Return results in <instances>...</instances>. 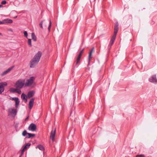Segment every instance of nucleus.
I'll return each mask as SVG.
<instances>
[{
  "instance_id": "nucleus-6",
  "label": "nucleus",
  "mask_w": 157,
  "mask_h": 157,
  "mask_svg": "<svg viewBox=\"0 0 157 157\" xmlns=\"http://www.w3.org/2000/svg\"><path fill=\"white\" fill-rule=\"evenodd\" d=\"M36 129V125L33 123H32L29 125L28 129L30 131L33 132L35 131Z\"/></svg>"
},
{
  "instance_id": "nucleus-26",
  "label": "nucleus",
  "mask_w": 157,
  "mask_h": 157,
  "mask_svg": "<svg viewBox=\"0 0 157 157\" xmlns=\"http://www.w3.org/2000/svg\"><path fill=\"white\" fill-rule=\"evenodd\" d=\"M16 89L14 88H10V90L11 92L14 93L16 92Z\"/></svg>"
},
{
  "instance_id": "nucleus-31",
  "label": "nucleus",
  "mask_w": 157,
  "mask_h": 157,
  "mask_svg": "<svg viewBox=\"0 0 157 157\" xmlns=\"http://www.w3.org/2000/svg\"><path fill=\"white\" fill-rule=\"evenodd\" d=\"M24 35L26 37H27L28 36V33L26 31H25L24 33Z\"/></svg>"
},
{
  "instance_id": "nucleus-15",
  "label": "nucleus",
  "mask_w": 157,
  "mask_h": 157,
  "mask_svg": "<svg viewBox=\"0 0 157 157\" xmlns=\"http://www.w3.org/2000/svg\"><path fill=\"white\" fill-rule=\"evenodd\" d=\"M34 99L33 98L31 99L29 101V108L30 109H31L32 108L34 103Z\"/></svg>"
},
{
  "instance_id": "nucleus-17",
  "label": "nucleus",
  "mask_w": 157,
  "mask_h": 157,
  "mask_svg": "<svg viewBox=\"0 0 157 157\" xmlns=\"http://www.w3.org/2000/svg\"><path fill=\"white\" fill-rule=\"evenodd\" d=\"M43 22H44V25L46 27L48 23V21H41L39 24L41 28H43L42 25L43 23Z\"/></svg>"
},
{
  "instance_id": "nucleus-7",
  "label": "nucleus",
  "mask_w": 157,
  "mask_h": 157,
  "mask_svg": "<svg viewBox=\"0 0 157 157\" xmlns=\"http://www.w3.org/2000/svg\"><path fill=\"white\" fill-rule=\"evenodd\" d=\"M56 132V129L55 128L52 129L50 135V138L53 141H54L55 140V136Z\"/></svg>"
},
{
  "instance_id": "nucleus-24",
  "label": "nucleus",
  "mask_w": 157,
  "mask_h": 157,
  "mask_svg": "<svg viewBox=\"0 0 157 157\" xmlns=\"http://www.w3.org/2000/svg\"><path fill=\"white\" fill-rule=\"evenodd\" d=\"M28 137L29 138H30L31 137H34L35 135V134H31V133H28Z\"/></svg>"
},
{
  "instance_id": "nucleus-36",
  "label": "nucleus",
  "mask_w": 157,
  "mask_h": 157,
  "mask_svg": "<svg viewBox=\"0 0 157 157\" xmlns=\"http://www.w3.org/2000/svg\"><path fill=\"white\" fill-rule=\"evenodd\" d=\"M2 7V5H0V7Z\"/></svg>"
},
{
  "instance_id": "nucleus-16",
  "label": "nucleus",
  "mask_w": 157,
  "mask_h": 157,
  "mask_svg": "<svg viewBox=\"0 0 157 157\" xmlns=\"http://www.w3.org/2000/svg\"><path fill=\"white\" fill-rule=\"evenodd\" d=\"M9 112L12 114L15 115L17 113V110L15 109L10 108L9 109Z\"/></svg>"
},
{
  "instance_id": "nucleus-4",
  "label": "nucleus",
  "mask_w": 157,
  "mask_h": 157,
  "mask_svg": "<svg viewBox=\"0 0 157 157\" xmlns=\"http://www.w3.org/2000/svg\"><path fill=\"white\" fill-rule=\"evenodd\" d=\"M35 78L34 77L32 76L26 80L25 82V85L26 86H29L35 84L34 81Z\"/></svg>"
},
{
  "instance_id": "nucleus-29",
  "label": "nucleus",
  "mask_w": 157,
  "mask_h": 157,
  "mask_svg": "<svg viewBox=\"0 0 157 157\" xmlns=\"http://www.w3.org/2000/svg\"><path fill=\"white\" fill-rule=\"evenodd\" d=\"M51 24H52V22H51V20H50L49 21V25L48 26V30H49V31L50 30V29H51Z\"/></svg>"
},
{
  "instance_id": "nucleus-25",
  "label": "nucleus",
  "mask_w": 157,
  "mask_h": 157,
  "mask_svg": "<svg viewBox=\"0 0 157 157\" xmlns=\"http://www.w3.org/2000/svg\"><path fill=\"white\" fill-rule=\"evenodd\" d=\"M19 89H20L17 88H16L15 92L18 93L19 94H20L21 93V90Z\"/></svg>"
},
{
  "instance_id": "nucleus-19",
  "label": "nucleus",
  "mask_w": 157,
  "mask_h": 157,
  "mask_svg": "<svg viewBox=\"0 0 157 157\" xmlns=\"http://www.w3.org/2000/svg\"><path fill=\"white\" fill-rule=\"evenodd\" d=\"M34 94V92L33 91H31L29 92L27 95V97L29 98H30L32 97Z\"/></svg>"
},
{
  "instance_id": "nucleus-8",
  "label": "nucleus",
  "mask_w": 157,
  "mask_h": 157,
  "mask_svg": "<svg viewBox=\"0 0 157 157\" xmlns=\"http://www.w3.org/2000/svg\"><path fill=\"white\" fill-rule=\"evenodd\" d=\"M84 51V49L82 50L80 52L79 54L78 55L76 61V64L77 65Z\"/></svg>"
},
{
  "instance_id": "nucleus-20",
  "label": "nucleus",
  "mask_w": 157,
  "mask_h": 157,
  "mask_svg": "<svg viewBox=\"0 0 157 157\" xmlns=\"http://www.w3.org/2000/svg\"><path fill=\"white\" fill-rule=\"evenodd\" d=\"M31 37L32 39L34 41L36 40V37L34 33H32L31 34Z\"/></svg>"
},
{
  "instance_id": "nucleus-10",
  "label": "nucleus",
  "mask_w": 157,
  "mask_h": 157,
  "mask_svg": "<svg viewBox=\"0 0 157 157\" xmlns=\"http://www.w3.org/2000/svg\"><path fill=\"white\" fill-rule=\"evenodd\" d=\"M118 22H116L114 27V35L116 36L118 30Z\"/></svg>"
},
{
  "instance_id": "nucleus-37",
  "label": "nucleus",
  "mask_w": 157,
  "mask_h": 157,
  "mask_svg": "<svg viewBox=\"0 0 157 157\" xmlns=\"http://www.w3.org/2000/svg\"><path fill=\"white\" fill-rule=\"evenodd\" d=\"M0 35H1V33H0Z\"/></svg>"
},
{
  "instance_id": "nucleus-3",
  "label": "nucleus",
  "mask_w": 157,
  "mask_h": 157,
  "mask_svg": "<svg viewBox=\"0 0 157 157\" xmlns=\"http://www.w3.org/2000/svg\"><path fill=\"white\" fill-rule=\"evenodd\" d=\"M25 79H19L16 82L14 86L16 88L21 89L25 85Z\"/></svg>"
},
{
  "instance_id": "nucleus-13",
  "label": "nucleus",
  "mask_w": 157,
  "mask_h": 157,
  "mask_svg": "<svg viewBox=\"0 0 157 157\" xmlns=\"http://www.w3.org/2000/svg\"><path fill=\"white\" fill-rule=\"evenodd\" d=\"M116 36L113 35L109 43V47H110V48L112 46L113 44L115 38H116Z\"/></svg>"
},
{
  "instance_id": "nucleus-30",
  "label": "nucleus",
  "mask_w": 157,
  "mask_h": 157,
  "mask_svg": "<svg viewBox=\"0 0 157 157\" xmlns=\"http://www.w3.org/2000/svg\"><path fill=\"white\" fill-rule=\"evenodd\" d=\"M136 157H145L144 155H136Z\"/></svg>"
},
{
  "instance_id": "nucleus-11",
  "label": "nucleus",
  "mask_w": 157,
  "mask_h": 157,
  "mask_svg": "<svg viewBox=\"0 0 157 157\" xmlns=\"http://www.w3.org/2000/svg\"><path fill=\"white\" fill-rule=\"evenodd\" d=\"M10 100H14L15 102V106L16 108H17L19 103V99L17 98H11L10 99Z\"/></svg>"
},
{
  "instance_id": "nucleus-23",
  "label": "nucleus",
  "mask_w": 157,
  "mask_h": 157,
  "mask_svg": "<svg viewBox=\"0 0 157 157\" xmlns=\"http://www.w3.org/2000/svg\"><path fill=\"white\" fill-rule=\"evenodd\" d=\"M26 96L24 94H22L21 95V98L23 100H25L26 102L27 101V100L26 98Z\"/></svg>"
},
{
  "instance_id": "nucleus-32",
  "label": "nucleus",
  "mask_w": 157,
  "mask_h": 157,
  "mask_svg": "<svg viewBox=\"0 0 157 157\" xmlns=\"http://www.w3.org/2000/svg\"><path fill=\"white\" fill-rule=\"evenodd\" d=\"M25 151V150H23V149H22L21 150V155H20V156H19V157H21V156L24 153Z\"/></svg>"
},
{
  "instance_id": "nucleus-5",
  "label": "nucleus",
  "mask_w": 157,
  "mask_h": 157,
  "mask_svg": "<svg viewBox=\"0 0 157 157\" xmlns=\"http://www.w3.org/2000/svg\"><path fill=\"white\" fill-rule=\"evenodd\" d=\"M7 85V83L6 82H3L0 83V94L4 91V86Z\"/></svg>"
},
{
  "instance_id": "nucleus-35",
  "label": "nucleus",
  "mask_w": 157,
  "mask_h": 157,
  "mask_svg": "<svg viewBox=\"0 0 157 157\" xmlns=\"http://www.w3.org/2000/svg\"><path fill=\"white\" fill-rule=\"evenodd\" d=\"M28 117H27L26 118L25 120H27V119H28Z\"/></svg>"
},
{
  "instance_id": "nucleus-27",
  "label": "nucleus",
  "mask_w": 157,
  "mask_h": 157,
  "mask_svg": "<svg viewBox=\"0 0 157 157\" xmlns=\"http://www.w3.org/2000/svg\"><path fill=\"white\" fill-rule=\"evenodd\" d=\"M28 44L31 47L32 46L31 43V40L30 39H29L28 40Z\"/></svg>"
},
{
  "instance_id": "nucleus-12",
  "label": "nucleus",
  "mask_w": 157,
  "mask_h": 157,
  "mask_svg": "<svg viewBox=\"0 0 157 157\" xmlns=\"http://www.w3.org/2000/svg\"><path fill=\"white\" fill-rule=\"evenodd\" d=\"M13 67H12L9 68H8V69H7L5 71H4L3 73H2V74H1V75L2 76L5 75H6L7 73H8L9 72L11 71L12 69H13Z\"/></svg>"
},
{
  "instance_id": "nucleus-18",
  "label": "nucleus",
  "mask_w": 157,
  "mask_h": 157,
  "mask_svg": "<svg viewBox=\"0 0 157 157\" xmlns=\"http://www.w3.org/2000/svg\"><path fill=\"white\" fill-rule=\"evenodd\" d=\"M3 22H4V24H6V23H12L13 21L12 20L9 19H4L3 20Z\"/></svg>"
},
{
  "instance_id": "nucleus-28",
  "label": "nucleus",
  "mask_w": 157,
  "mask_h": 157,
  "mask_svg": "<svg viewBox=\"0 0 157 157\" xmlns=\"http://www.w3.org/2000/svg\"><path fill=\"white\" fill-rule=\"evenodd\" d=\"M28 133H27V131L26 130H24L23 131V132L22 133V135L23 136H25L26 134L28 135Z\"/></svg>"
},
{
  "instance_id": "nucleus-2",
  "label": "nucleus",
  "mask_w": 157,
  "mask_h": 157,
  "mask_svg": "<svg viewBox=\"0 0 157 157\" xmlns=\"http://www.w3.org/2000/svg\"><path fill=\"white\" fill-rule=\"evenodd\" d=\"M41 56V53L40 52H38L35 55L33 59L31 61L30 67H34L39 62L40 57Z\"/></svg>"
},
{
  "instance_id": "nucleus-1",
  "label": "nucleus",
  "mask_w": 157,
  "mask_h": 157,
  "mask_svg": "<svg viewBox=\"0 0 157 157\" xmlns=\"http://www.w3.org/2000/svg\"><path fill=\"white\" fill-rule=\"evenodd\" d=\"M41 56V53L40 52H38L35 55L33 59L31 61L30 67H34L39 62L40 57Z\"/></svg>"
},
{
  "instance_id": "nucleus-14",
  "label": "nucleus",
  "mask_w": 157,
  "mask_h": 157,
  "mask_svg": "<svg viewBox=\"0 0 157 157\" xmlns=\"http://www.w3.org/2000/svg\"><path fill=\"white\" fill-rule=\"evenodd\" d=\"M94 52V48H93L90 51L88 56L89 59V63H90V61L91 59L92 58V54L93 52Z\"/></svg>"
},
{
  "instance_id": "nucleus-34",
  "label": "nucleus",
  "mask_w": 157,
  "mask_h": 157,
  "mask_svg": "<svg viewBox=\"0 0 157 157\" xmlns=\"http://www.w3.org/2000/svg\"><path fill=\"white\" fill-rule=\"evenodd\" d=\"M1 24H4V22H3V20L2 21H0V25Z\"/></svg>"
},
{
  "instance_id": "nucleus-9",
  "label": "nucleus",
  "mask_w": 157,
  "mask_h": 157,
  "mask_svg": "<svg viewBox=\"0 0 157 157\" xmlns=\"http://www.w3.org/2000/svg\"><path fill=\"white\" fill-rule=\"evenodd\" d=\"M149 81L151 82H157V79L156 77V75H153L149 79Z\"/></svg>"
},
{
  "instance_id": "nucleus-21",
  "label": "nucleus",
  "mask_w": 157,
  "mask_h": 157,
  "mask_svg": "<svg viewBox=\"0 0 157 157\" xmlns=\"http://www.w3.org/2000/svg\"><path fill=\"white\" fill-rule=\"evenodd\" d=\"M31 144L30 143H28L24 146L23 149V150H26V149L29 148Z\"/></svg>"
},
{
  "instance_id": "nucleus-33",
  "label": "nucleus",
  "mask_w": 157,
  "mask_h": 157,
  "mask_svg": "<svg viewBox=\"0 0 157 157\" xmlns=\"http://www.w3.org/2000/svg\"><path fill=\"white\" fill-rule=\"evenodd\" d=\"M1 3L2 4L5 5L6 3V1H2V2Z\"/></svg>"
},
{
  "instance_id": "nucleus-22",
  "label": "nucleus",
  "mask_w": 157,
  "mask_h": 157,
  "mask_svg": "<svg viewBox=\"0 0 157 157\" xmlns=\"http://www.w3.org/2000/svg\"><path fill=\"white\" fill-rule=\"evenodd\" d=\"M38 148L41 151H43L44 150V147L41 145H38L36 147V148Z\"/></svg>"
}]
</instances>
